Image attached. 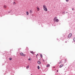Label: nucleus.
<instances>
[{
	"instance_id": "1",
	"label": "nucleus",
	"mask_w": 75,
	"mask_h": 75,
	"mask_svg": "<svg viewBox=\"0 0 75 75\" xmlns=\"http://www.w3.org/2000/svg\"><path fill=\"white\" fill-rule=\"evenodd\" d=\"M43 7L44 10L45 11H48V10H47V6H46V5H43Z\"/></svg>"
},
{
	"instance_id": "2",
	"label": "nucleus",
	"mask_w": 75,
	"mask_h": 75,
	"mask_svg": "<svg viewBox=\"0 0 75 75\" xmlns=\"http://www.w3.org/2000/svg\"><path fill=\"white\" fill-rule=\"evenodd\" d=\"M71 37H72V33H70L68 36V38L69 39H70Z\"/></svg>"
},
{
	"instance_id": "3",
	"label": "nucleus",
	"mask_w": 75,
	"mask_h": 75,
	"mask_svg": "<svg viewBox=\"0 0 75 75\" xmlns=\"http://www.w3.org/2000/svg\"><path fill=\"white\" fill-rule=\"evenodd\" d=\"M20 54L21 56H23V57H25V54H24L23 52H21L20 53Z\"/></svg>"
},
{
	"instance_id": "4",
	"label": "nucleus",
	"mask_w": 75,
	"mask_h": 75,
	"mask_svg": "<svg viewBox=\"0 0 75 75\" xmlns=\"http://www.w3.org/2000/svg\"><path fill=\"white\" fill-rule=\"evenodd\" d=\"M36 8H37V11H39L40 10V8H39V7H38V6H37L36 7Z\"/></svg>"
},
{
	"instance_id": "5",
	"label": "nucleus",
	"mask_w": 75,
	"mask_h": 75,
	"mask_svg": "<svg viewBox=\"0 0 75 75\" xmlns=\"http://www.w3.org/2000/svg\"><path fill=\"white\" fill-rule=\"evenodd\" d=\"M57 17H55V18H54V21L55 22V21H56V20L57 19Z\"/></svg>"
},
{
	"instance_id": "6",
	"label": "nucleus",
	"mask_w": 75,
	"mask_h": 75,
	"mask_svg": "<svg viewBox=\"0 0 75 75\" xmlns=\"http://www.w3.org/2000/svg\"><path fill=\"white\" fill-rule=\"evenodd\" d=\"M30 13H31V14L33 13V10L32 9H31L29 11Z\"/></svg>"
},
{
	"instance_id": "7",
	"label": "nucleus",
	"mask_w": 75,
	"mask_h": 75,
	"mask_svg": "<svg viewBox=\"0 0 75 75\" xmlns=\"http://www.w3.org/2000/svg\"><path fill=\"white\" fill-rule=\"evenodd\" d=\"M63 66H64V65L63 64H62V65H61L59 67V68H62Z\"/></svg>"
},
{
	"instance_id": "8",
	"label": "nucleus",
	"mask_w": 75,
	"mask_h": 75,
	"mask_svg": "<svg viewBox=\"0 0 75 75\" xmlns=\"http://www.w3.org/2000/svg\"><path fill=\"white\" fill-rule=\"evenodd\" d=\"M38 64H41V62L38 61Z\"/></svg>"
},
{
	"instance_id": "9",
	"label": "nucleus",
	"mask_w": 75,
	"mask_h": 75,
	"mask_svg": "<svg viewBox=\"0 0 75 75\" xmlns=\"http://www.w3.org/2000/svg\"><path fill=\"white\" fill-rule=\"evenodd\" d=\"M50 64H47L46 67H50Z\"/></svg>"
},
{
	"instance_id": "10",
	"label": "nucleus",
	"mask_w": 75,
	"mask_h": 75,
	"mask_svg": "<svg viewBox=\"0 0 75 75\" xmlns=\"http://www.w3.org/2000/svg\"><path fill=\"white\" fill-rule=\"evenodd\" d=\"M4 8H6L7 7V6L6 5H4Z\"/></svg>"
},
{
	"instance_id": "11",
	"label": "nucleus",
	"mask_w": 75,
	"mask_h": 75,
	"mask_svg": "<svg viewBox=\"0 0 75 75\" xmlns=\"http://www.w3.org/2000/svg\"><path fill=\"white\" fill-rule=\"evenodd\" d=\"M30 52L31 53V54H34V53L33 51H30Z\"/></svg>"
},
{
	"instance_id": "12",
	"label": "nucleus",
	"mask_w": 75,
	"mask_h": 75,
	"mask_svg": "<svg viewBox=\"0 0 75 75\" xmlns=\"http://www.w3.org/2000/svg\"><path fill=\"white\" fill-rule=\"evenodd\" d=\"M26 14H27V16H28L29 13L28 12H27V11L26 12Z\"/></svg>"
},
{
	"instance_id": "13",
	"label": "nucleus",
	"mask_w": 75,
	"mask_h": 75,
	"mask_svg": "<svg viewBox=\"0 0 75 75\" xmlns=\"http://www.w3.org/2000/svg\"><path fill=\"white\" fill-rule=\"evenodd\" d=\"M59 21L58 20V19H56L55 21H56V22H58Z\"/></svg>"
},
{
	"instance_id": "14",
	"label": "nucleus",
	"mask_w": 75,
	"mask_h": 75,
	"mask_svg": "<svg viewBox=\"0 0 75 75\" xmlns=\"http://www.w3.org/2000/svg\"><path fill=\"white\" fill-rule=\"evenodd\" d=\"M38 69H40V66H38Z\"/></svg>"
},
{
	"instance_id": "15",
	"label": "nucleus",
	"mask_w": 75,
	"mask_h": 75,
	"mask_svg": "<svg viewBox=\"0 0 75 75\" xmlns=\"http://www.w3.org/2000/svg\"><path fill=\"white\" fill-rule=\"evenodd\" d=\"M40 56L41 58H42V54H40Z\"/></svg>"
},
{
	"instance_id": "16",
	"label": "nucleus",
	"mask_w": 75,
	"mask_h": 75,
	"mask_svg": "<svg viewBox=\"0 0 75 75\" xmlns=\"http://www.w3.org/2000/svg\"><path fill=\"white\" fill-rule=\"evenodd\" d=\"M73 40H74V42H75V38H73Z\"/></svg>"
},
{
	"instance_id": "17",
	"label": "nucleus",
	"mask_w": 75,
	"mask_h": 75,
	"mask_svg": "<svg viewBox=\"0 0 75 75\" xmlns=\"http://www.w3.org/2000/svg\"><path fill=\"white\" fill-rule=\"evenodd\" d=\"M26 68L27 69L29 68V66H27Z\"/></svg>"
},
{
	"instance_id": "18",
	"label": "nucleus",
	"mask_w": 75,
	"mask_h": 75,
	"mask_svg": "<svg viewBox=\"0 0 75 75\" xmlns=\"http://www.w3.org/2000/svg\"><path fill=\"white\" fill-rule=\"evenodd\" d=\"M9 60H11L12 59H11V58H9Z\"/></svg>"
},
{
	"instance_id": "19",
	"label": "nucleus",
	"mask_w": 75,
	"mask_h": 75,
	"mask_svg": "<svg viewBox=\"0 0 75 75\" xmlns=\"http://www.w3.org/2000/svg\"><path fill=\"white\" fill-rule=\"evenodd\" d=\"M13 4H16V2H14L13 3Z\"/></svg>"
},
{
	"instance_id": "20",
	"label": "nucleus",
	"mask_w": 75,
	"mask_h": 75,
	"mask_svg": "<svg viewBox=\"0 0 75 75\" xmlns=\"http://www.w3.org/2000/svg\"><path fill=\"white\" fill-rule=\"evenodd\" d=\"M69 1V0H66V1Z\"/></svg>"
},
{
	"instance_id": "21",
	"label": "nucleus",
	"mask_w": 75,
	"mask_h": 75,
	"mask_svg": "<svg viewBox=\"0 0 75 75\" xmlns=\"http://www.w3.org/2000/svg\"><path fill=\"white\" fill-rule=\"evenodd\" d=\"M38 55V54H37L36 56V57L37 58V55Z\"/></svg>"
},
{
	"instance_id": "22",
	"label": "nucleus",
	"mask_w": 75,
	"mask_h": 75,
	"mask_svg": "<svg viewBox=\"0 0 75 75\" xmlns=\"http://www.w3.org/2000/svg\"><path fill=\"white\" fill-rule=\"evenodd\" d=\"M28 60H29V61H30V59H29Z\"/></svg>"
},
{
	"instance_id": "23",
	"label": "nucleus",
	"mask_w": 75,
	"mask_h": 75,
	"mask_svg": "<svg viewBox=\"0 0 75 75\" xmlns=\"http://www.w3.org/2000/svg\"><path fill=\"white\" fill-rule=\"evenodd\" d=\"M72 10H74V8H73L72 9Z\"/></svg>"
},
{
	"instance_id": "24",
	"label": "nucleus",
	"mask_w": 75,
	"mask_h": 75,
	"mask_svg": "<svg viewBox=\"0 0 75 75\" xmlns=\"http://www.w3.org/2000/svg\"><path fill=\"white\" fill-rule=\"evenodd\" d=\"M57 72H58V70H57Z\"/></svg>"
},
{
	"instance_id": "25",
	"label": "nucleus",
	"mask_w": 75,
	"mask_h": 75,
	"mask_svg": "<svg viewBox=\"0 0 75 75\" xmlns=\"http://www.w3.org/2000/svg\"><path fill=\"white\" fill-rule=\"evenodd\" d=\"M31 75H32V74H31Z\"/></svg>"
}]
</instances>
